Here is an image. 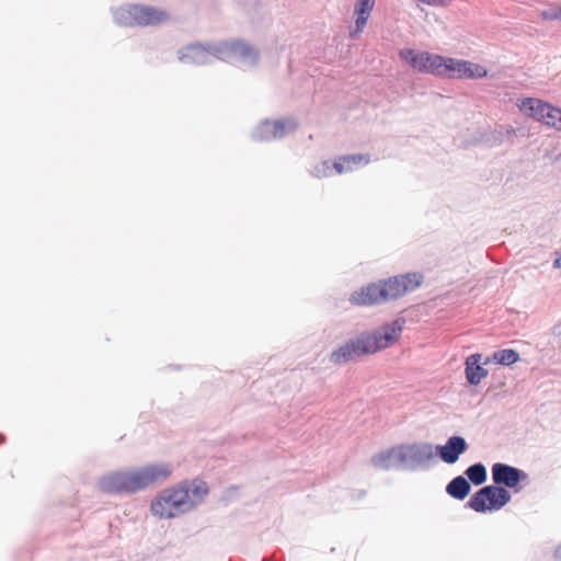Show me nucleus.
Here are the masks:
<instances>
[{"instance_id":"6ab92c4d","label":"nucleus","mask_w":561,"mask_h":561,"mask_svg":"<svg viewBox=\"0 0 561 561\" xmlns=\"http://www.w3.org/2000/svg\"><path fill=\"white\" fill-rule=\"evenodd\" d=\"M374 5L375 0H357L354 10L355 30L352 32V36H355L356 34H359L364 31Z\"/></svg>"},{"instance_id":"20e7f679","label":"nucleus","mask_w":561,"mask_h":561,"mask_svg":"<svg viewBox=\"0 0 561 561\" xmlns=\"http://www.w3.org/2000/svg\"><path fill=\"white\" fill-rule=\"evenodd\" d=\"M113 19L122 26H156L170 20L168 11L147 4H127L113 11Z\"/></svg>"},{"instance_id":"a211bd4d","label":"nucleus","mask_w":561,"mask_h":561,"mask_svg":"<svg viewBox=\"0 0 561 561\" xmlns=\"http://www.w3.org/2000/svg\"><path fill=\"white\" fill-rule=\"evenodd\" d=\"M549 103H546L539 99L525 98L517 101V106L525 115L541 122L543 113L548 110Z\"/></svg>"},{"instance_id":"393cba45","label":"nucleus","mask_w":561,"mask_h":561,"mask_svg":"<svg viewBox=\"0 0 561 561\" xmlns=\"http://www.w3.org/2000/svg\"><path fill=\"white\" fill-rule=\"evenodd\" d=\"M334 172L333 163L329 160L321 161L310 169V174L317 179L332 176Z\"/></svg>"},{"instance_id":"bb28decb","label":"nucleus","mask_w":561,"mask_h":561,"mask_svg":"<svg viewBox=\"0 0 561 561\" xmlns=\"http://www.w3.org/2000/svg\"><path fill=\"white\" fill-rule=\"evenodd\" d=\"M553 337L561 341V321L553 327Z\"/></svg>"},{"instance_id":"ddd939ff","label":"nucleus","mask_w":561,"mask_h":561,"mask_svg":"<svg viewBox=\"0 0 561 561\" xmlns=\"http://www.w3.org/2000/svg\"><path fill=\"white\" fill-rule=\"evenodd\" d=\"M468 444L462 436H450L444 445H434V453L448 465L456 463L463 453L468 450Z\"/></svg>"},{"instance_id":"c756f323","label":"nucleus","mask_w":561,"mask_h":561,"mask_svg":"<svg viewBox=\"0 0 561 561\" xmlns=\"http://www.w3.org/2000/svg\"><path fill=\"white\" fill-rule=\"evenodd\" d=\"M4 442V436L0 434V443Z\"/></svg>"},{"instance_id":"f03ea898","label":"nucleus","mask_w":561,"mask_h":561,"mask_svg":"<svg viewBox=\"0 0 561 561\" xmlns=\"http://www.w3.org/2000/svg\"><path fill=\"white\" fill-rule=\"evenodd\" d=\"M179 60L185 65L225 60L248 68L257 64L259 51L242 41L191 44L179 50Z\"/></svg>"},{"instance_id":"9d476101","label":"nucleus","mask_w":561,"mask_h":561,"mask_svg":"<svg viewBox=\"0 0 561 561\" xmlns=\"http://www.w3.org/2000/svg\"><path fill=\"white\" fill-rule=\"evenodd\" d=\"M298 122L294 117L276 121L266 119L259 124L252 133L255 140L271 141L280 139L298 128Z\"/></svg>"},{"instance_id":"7ed1b4c3","label":"nucleus","mask_w":561,"mask_h":561,"mask_svg":"<svg viewBox=\"0 0 561 561\" xmlns=\"http://www.w3.org/2000/svg\"><path fill=\"white\" fill-rule=\"evenodd\" d=\"M422 275L408 273L389 278L385 282L373 283L360 290L354 291L350 298L351 302L359 306L381 304L397 299L408 291L417 288L422 283Z\"/></svg>"},{"instance_id":"5701e85b","label":"nucleus","mask_w":561,"mask_h":561,"mask_svg":"<svg viewBox=\"0 0 561 561\" xmlns=\"http://www.w3.org/2000/svg\"><path fill=\"white\" fill-rule=\"evenodd\" d=\"M465 474L468 477L469 481L472 482L474 485L483 484L488 478L486 468L481 462H477L469 466L466 469Z\"/></svg>"},{"instance_id":"cd10ccee","label":"nucleus","mask_w":561,"mask_h":561,"mask_svg":"<svg viewBox=\"0 0 561 561\" xmlns=\"http://www.w3.org/2000/svg\"><path fill=\"white\" fill-rule=\"evenodd\" d=\"M553 266L556 268H560L561 267V255L554 260Z\"/></svg>"},{"instance_id":"4be33fe9","label":"nucleus","mask_w":561,"mask_h":561,"mask_svg":"<svg viewBox=\"0 0 561 561\" xmlns=\"http://www.w3.org/2000/svg\"><path fill=\"white\" fill-rule=\"evenodd\" d=\"M519 359V354L512 348H504L486 355V363L510 366Z\"/></svg>"},{"instance_id":"412c9836","label":"nucleus","mask_w":561,"mask_h":561,"mask_svg":"<svg viewBox=\"0 0 561 561\" xmlns=\"http://www.w3.org/2000/svg\"><path fill=\"white\" fill-rule=\"evenodd\" d=\"M470 490L469 481L462 476H457L446 486L447 494L460 501L467 497Z\"/></svg>"},{"instance_id":"4468645a","label":"nucleus","mask_w":561,"mask_h":561,"mask_svg":"<svg viewBox=\"0 0 561 561\" xmlns=\"http://www.w3.org/2000/svg\"><path fill=\"white\" fill-rule=\"evenodd\" d=\"M465 365L466 378L471 386L480 383L489 374L486 366H489L490 363H486V356L480 353L468 356Z\"/></svg>"},{"instance_id":"f257e3e1","label":"nucleus","mask_w":561,"mask_h":561,"mask_svg":"<svg viewBox=\"0 0 561 561\" xmlns=\"http://www.w3.org/2000/svg\"><path fill=\"white\" fill-rule=\"evenodd\" d=\"M173 472L168 462H153L129 470L113 471L102 476L98 489L107 494H134L164 483Z\"/></svg>"},{"instance_id":"39448f33","label":"nucleus","mask_w":561,"mask_h":561,"mask_svg":"<svg viewBox=\"0 0 561 561\" xmlns=\"http://www.w3.org/2000/svg\"><path fill=\"white\" fill-rule=\"evenodd\" d=\"M399 470H426L435 461L434 445L427 442H415L399 445Z\"/></svg>"},{"instance_id":"1a4fd4ad","label":"nucleus","mask_w":561,"mask_h":561,"mask_svg":"<svg viewBox=\"0 0 561 561\" xmlns=\"http://www.w3.org/2000/svg\"><path fill=\"white\" fill-rule=\"evenodd\" d=\"M511 493L503 486L486 485L478 490L467 502L477 513L499 511L511 501Z\"/></svg>"},{"instance_id":"c85d7f7f","label":"nucleus","mask_w":561,"mask_h":561,"mask_svg":"<svg viewBox=\"0 0 561 561\" xmlns=\"http://www.w3.org/2000/svg\"><path fill=\"white\" fill-rule=\"evenodd\" d=\"M554 556L557 559H561V545H559L554 551Z\"/></svg>"},{"instance_id":"dca6fc26","label":"nucleus","mask_w":561,"mask_h":561,"mask_svg":"<svg viewBox=\"0 0 561 561\" xmlns=\"http://www.w3.org/2000/svg\"><path fill=\"white\" fill-rule=\"evenodd\" d=\"M150 510L152 515L158 516L159 518H173L184 514L183 512H180L175 502L164 492L151 502Z\"/></svg>"},{"instance_id":"9b49d317","label":"nucleus","mask_w":561,"mask_h":561,"mask_svg":"<svg viewBox=\"0 0 561 561\" xmlns=\"http://www.w3.org/2000/svg\"><path fill=\"white\" fill-rule=\"evenodd\" d=\"M486 68L479 64L450 57L447 58L445 78L481 79L486 77Z\"/></svg>"},{"instance_id":"f8f14e48","label":"nucleus","mask_w":561,"mask_h":561,"mask_svg":"<svg viewBox=\"0 0 561 561\" xmlns=\"http://www.w3.org/2000/svg\"><path fill=\"white\" fill-rule=\"evenodd\" d=\"M492 479L497 486L516 488L522 480L527 478L526 472L513 466L496 462L491 468Z\"/></svg>"},{"instance_id":"f3484780","label":"nucleus","mask_w":561,"mask_h":561,"mask_svg":"<svg viewBox=\"0 0 561 561\" xmlns=\"http://www.w3.org/2000/svg\"><path fill=\"white\" fill-rule=\"evenodd\" d=\"M370 161L369 157L366 154H348L342 156L333 162V168L335 173L342 174L346 172H352L363 165L368 164Z\"/></svg>"},{"instance_id":"a878e982","label":"nucleus","mask_w":561,"mask_h":561,"mask_svg":"<svg viewBox=\"0 0 561 561\" xmlns=\"http://www.w3.org/2000/svg\"><path fill=\"white\" fill-rule=\"evenodd\" d=\"M541 18L547 21H561V5L550 7L540 13Z\"/></svg>"},{"instance_id":"423d86ee","label":"nucleus","mask_w":561,"mask_h":561,"mask_svg":"<svg viewBox=\"0 0 561 561\" xmlns=\"http://www.w3.org/2000/svg\"><path fill=\"white\" fill-rule=\"evenodd\" d=\"M378 342L377 336L362 333L334 350L330 355V362L334 365H344L364 355L376 353L379 346Z\"/></svg>"},{"instance_id":"aec40b11","label":"nucleus","mask_w":561,"mask_h":561,"mask_svg":"<svg viewBox=\"0 0 561 561\" xmlns=\"http://www.w3.org/2000/svg\"><path fill=\"white\" fill-rule=\"evenodd\" d=\"M398 450L399 446L376 454L371 457L370 462L380 470L399 469Z\"/></svg>"},{"instance_id":"6e6552de","label":"nucleus","mask_w":561,"mask_h":561,"mask_svg":"<svg viewBox=\"0 0 561 561\" xmlns=\"http://www.w3.org/2000/svg\"><path fill=\"white\" fill-rule=\"evenodd\" d=\"M208 491L206 482L195 479L185 481L178 488L165 490L164 493L175 502L180 512L187 513L204 501Z\"/></svg>"},{"instance_id":"0eeeda50","label":"nucleus","mask_w":561,"mask_h":561,"mask_svg":"<svg viewBox=\"0 0 561 561\" xmlns=\"http://www.w3.org/2000/svg\"><path fill=\"white\" fill-rule=\"evenodd\" d=\"M399 56L417 72L445 78L448 57L412 48H402Z\"/></svg>"},{"instance_id":"b1692460","label":"nucleus","mask_w":561,"mask_h":561,"mask_svg":"<svg viewBox=\"0 0 561 561\" xmlns=\"http://www.w3.org/2000/svg\"><path fill=\"white\" fill-rule=\"evenodd\" d=\"M541 123L561 131V108L549 104L548 110L543 113Z\"/></svg>"},{"instance_id":"2eb2a0df","label":"nucleus","mask_w":561,"mask_h":561,"mask_svg":"<svg viewBox=\"0 0 561 561\" xmlns=\"http://www.w3.org/2000/svg\"><path fill=\"white\" fill-rule=\"evenodd\" d=\"M404 320L397 319L390 323L385 324L380 329L374 332H367V335H374L378 337V351L388 347L394 341H397L402 332Z\"/></svg>"}]
</instances>
